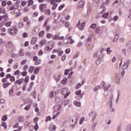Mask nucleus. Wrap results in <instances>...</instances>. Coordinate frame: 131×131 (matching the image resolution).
<instances>
[{"instance_id": "obj_1", "label": "nucleus", "mask_w": 131, "mask_h": 131, "mask_svg": "<svg viewBox=\"0 0 131 131\" xmlns=\"http://www.w3.org/2000/svg\"><path fill=\"white\" fill-rule=\"evenodd\" d=\"M6 47L9 49L11 52H14L15 51V45H14V43H12V42L9 41L8 42L6 45Z\"/></svg>"}, {"instance_id": "obj_2", "label": "nucleus", "mask_w": 131, "mask_h": 131, "mask_svg": "<svg viewBox=\"0 0 131 131\" xmlns=\"http://www.w3.org/2000/svg\"><path fill=\"white\" fill-rule=\"evenodd\" d=\"M85 5V1L83 0H81L79 2V3L77 4V8L79 10H80V9H83V8H84Z\"/></svg>"}, {"instance_id": "obj_3", "label": "nucleus", "mask_w": 131, "mask_h": 131, "mask_svg": "<svg viewBox=\"0 0 131 131\" xmlns=\"http://www.w3.org/2000/svg\"><path fill=\"white\" fill-rule=\"evenodd\" d=\"M85 25V23H80V20H79L76 25V26L78 27L79 30H82L84 28Z\"/></svg>"}, {"instance_id": "obj_4", "label": "nucleus", "mask_w": 131, "mask_h": 131, "mask_svg": "<svg viewBox=\"0 0 131 131\" xmlns=\"http://www.w3.org/2000/svg\"><path fill=\"white\" fill-rule=\"evenodd\" d=\"M47 4H41L39 6V9L41 13H43L45 12V10L47 9Z\"/></svg>"}, {"instance_id": "obj_5", "label": "nucleus", "mask_w": 131, "mask_h": 131, "mask_svg": "<svg viewBox=\"0 0 131 131\" xmlns=\"http://www.w3.org/2000/svg\"><path fill=\"white\" fill-rule=\"evenodd\" d=\"M61 94L64 96L65 99H66V98L69 96V93H68V90H67V89L66 88L62 89Z\"/></svg>"}, {"instance_id": "obj_6", "label": "nucleus", "mask_w": 131, "mask_h": 131, "mask_svg": "<svg viewBox=\"0 0 131 131\" xmlns=\"http://www.w3.org/2000/svg\"><path fill=\"white\" fill-rule=\"evenodd\" d=\"M9 32L12 35L16 34L17 33V28L16 27H13L12 29H9Z\"/></svg>"}, {"instance_id": "obj_7", "label": "nucleus", "mask_w": 131, "mask_h": 131, "mask_svg": "<svg viewBox=\"0 0 131 131\" xmlns=\"http://www.w3.org/2000/svg\"><path fill=\"white\" fill-rule=\"evenodd\" d=\"M24 82V79L20 78L18 80H16L14 82V85H21V83H23Z\"/></svg>"}, {"instance_id": "obj_8", "label": "nucleus", "mask_w": 131, "mask_h": 131, "mask_svg": "<svg viewBox=\"0 0 131 131\" xmlns=\"http://www.w3.org/2000/svg\"><path fill=\"white\" fill-rule=\"evenodd\" d=\"M50 3L51 5H53L52 10H56V8L58 7V4L56 3V1L55 0L51 1Z\"/></svg>"}, {"instance_id": "obj_9", "label": "nucleus", "mask_w": 131, "mask_h": 131, "mask_svg": "<svg viewBox=\"0 0 131 131\" xmlns=\"http://www.w3.org/2000/svg\"><path fill=\"white\" fill-rule=\"evenodd\" d=\"M101 85L103 88L104 92H107V91H108V89H109V88H110V85H108V87L106 86V84L105 83V82H104V81H102L101 82Z\"/></svg>"}, {"instance_id": "obj_10", "label": "nucleus", "mask_w": 131, "mask_h": 131, "mask_svg": "<svg viewBox=\"0 0 131 131\" xmlns=\"http://www.w3.org/2000/svg\"><path fill=\"white\" fill-rule=\"evenodd\" d=\"M130 63V60H127L126 62H125L124 65L122 66V69H126L127 68V65H128Z\"/></svg>"}, {"instance_id": "obj_11", "label": "nucleus", "mask_w": 131, "mask_h": 131, "mask_svg": "<svg viewBox=\"0 0 131 131\" xmlns=\"http://www.w3.org/2000/svg\"><path fill=\"white\" fill-rule=\"evenodd\" d=\"M37 41V38L33 37L31 39V45H35Z\"/></svg>"}, {"instance_id": "obj_12", "label": "nucleus", "mask_w": 131, "mask_h": 131, "mask_svg": "<svg viewBox=\"0 0 131 131\" xmlns=\"http://www.w3.org/2000/svg\"><path fill=\"white\" fill-rule=\"evenodd\" d=\"M75 94L77 96L80 95V98H82L83 94H81V90L77 91L75 92Z\"/></svg>"}, {"instance_id": "obj_13", "label": "nucleus", "mask_w": 131, "mask_h": 131, "mask_svg": "<svg viewBox=\"0 0 131 131\" xmlns=\"http://www.w3.org/2000/svg\"><path fill=\"white\" fill-rule=\"evenodd\" d=\"M54 78L56 81H59V80H60V79L61 78V74L56 75L54 76Z\"/></svg>"}, {"instance_id": "obj_14", "label": "nucleus", "mask_w": 131, "mask_h": 131, "mask_svg": "<svg viewBox=\"0 0 131 131\" xmlns=\"http://www.w3.org/2000/svg\"><path fill=\"white\" fill-rule=\"evenodd\" d=\"M34 4L33 0H28V7H31Z\"/></svg>"}, {"instance_id": "obj_15", "label": "nucleus", "mask_w": 131, "mask_h": 131, "mask_svg": "<svg viewBox=\"0 0 131 131\" xmlns=\"http://www.w3.org/2000/svg\"><path fill=\"white\" fill-rule=\"evenodd\" d=\"M53 48H54V44H52L51 47L47 46L46 47V49L47 51H48V52H50V51H52V50H53Z\"/></svg>"}, {"instance_id": "obj_16", "label": "nucleus", "mask_w": 131, "mask_h": 131, "mask_svg": "<svg viewBox=\"0 0 131 131\" xmlns=\"http://www.w3.org/2000/svg\"><path fill=\"white\" fill-rule=\"evenodd\" d=\"M17 26L19 28H23V27H24V24L23 23V21H19Z\"/></svg>"}, {"instance_id": "obj_17", "label": "nucleus", "mask_w": 131, "mask_h": 131, "mask_svg": "<svg viewBox=\"0 0 131 131\" xmlns=\"http://www.w3.org/2000/svg\"><path fill=\"white\" fill-rule=\"evenodd\" d=\"M92 43V42L91 41V38H88L86 40V47H90V46L91 45V43Z\"/></svg>"}, {"instance_id": "obj_18", "label": "nucleus", "mask_w": 131, "mask_h": 131, "mask_svg": "<svg viewBox=\"0 0 131 131\" xmlns=\"http://www.w3.org/2000/svg\"><path fill=\"white\" fill-rule=\"evenodd\" d=\"M19 56L20 57H23L24 56V50L23 49H21L19 51Z\"/></svg>"}, {"instance_id": "obj_19", "label": "nucleus", "mask_w": 131, "mask_h": 131, "mask_svg": "<svg viewBox=\"0 0 131 131\" xmlns=\"http://www.w3.org/2000/svg\"><path fill=\"white\" fill-rule=\"evenodd\" d=\"M34 69H35V68L33 66L30 67L28 70L29 73H32V72L34 71Z\"/></svg>"}, {"instance_id": "obj_20", "label": "nucleus", "mask_w": 131, "mask_h": 131, "mask_svg": "<svg viewBox=\"0 0 131 131\" xmlns=\"http://www.w3.org/2000/svg\"><path fill=\"white\" fill-rule=\"evenodd\" d=\"M23 11L24 13H28V12H29V7H28V6L25 7L23 9Z\"/></svg>"}, {"instance_id": "obj_21", "label": "nucleus", "mask_w": 131, "mask_h": 131, "mask_svg": "<svg viewBox=\"0 0 131 131\" xmlns=\"http://www.w3.org/2000/svg\"><path fill=\"white\" fill-rule=\"evenodd\" d=\"M45 15H48L50 16L51 15V10L50 9H47L45 11Z\"/></svg>"}, {"instance_id": "obj_22", "label": "nucleus", "mask_w": 131, "mask_h": 131, "mask_svg": "<svg viewBox=\"0 0 131 131\" xmlns=\"http://www.w3.org/2000/svg\"><path fill=\"white\" fill-rule=\"evenodd\" d=\"M52 39L54 40H58L59 36L58 35H55L54 36H52Z\"/></svg>"}, {"instance_id": "obj_23", "label": "nucleus", "mask_w": 131, "mask_h": 131, "mask_svg": "<svg viewBox=\"0 0 131 131\" xmlns=\"http://www.w3.org/2000/svg\"><path fill=\"white\" fill-rule=\"evenodd\" d=\"M65 8V4H62L58 7L59 11H62V9Z\"/></svg>"}, {"instance_id": "obj_24", "label": "nucleus", "mask_w": 131, "mask_h": 131, "mask_svg": "<svg viewBox=\"0 0 131 131\" xmlns=\"http://www.w3.org/2000/svg\"><path fill=\"white\" fill-rule=\"evenodd\" d=\"M41 63V60L40 59H38L37 61H35V65L37 66L38 65H39Z\"/></svg>"}, {"instance_id": "obj_25", "label": "nucleus", "mask_w": 131, "mask_h": 131, "mask_svg": "<svg viewBox=\"0 0 131 131\" xmlns=\"http://www.w3.org/2000/svg\"><path fill=\"white\" fill-rule=\"evenodd\" d=\"M108 16H109V13H105L104 14H103L102 17L103 18H104V19H107L108 18Z\"/></svg>"}, {"instance_id": "obj_26", "label": "nucleus", "mask_w": 131, "mask_h": 131, "mask_svg": "<svg viewBox=\"0 0 131 131\" xmlns=\"http://www.w3.org/2000/svg\"><path fill=\"white\" fill-rule=\"evenodd\" d=\"M39 72V68H36L34 72V74H38V73Z\"/></svg>"}, {"instance_id": "obj_27", "label": "nucleus", "mask_w": 131, "mask_h": 131, "mask_svg": "<svg viewBox=\"0 0 131 131\" xmlns=\"http://www.w3.org/2000/svg\"><path fill=\"white\" fill-rule=\"evenodd\" d=\"M9 85H11V83H5L3 84L4 89H6V88H8Z\"/></svg>"}, {"instance_id": "obj_28", "label": "nucleus", "mask_w": 131, "mask_h": 131, "mask_svg": "<svg viewBox=\"0 0 131 131\" xmlns=\"http://www.w3.org/2000/svg\"><path fill=\"white\" fill-rule=\"evenodd\" d=\"M15 78L14 76H11V77L10 79V81L11 82H15Z\"/></svg>"}, {"instance_id": "obj_29", "label": "nucleus", "mask_w": 131, "mask_h": 131, "mask_svg": "<svg viewBox=\"0 0 131 131\" xmlns=\"http://www.w3.org/2000/svg\"><path fill=\"white\" fill-rule=\"evenodd\" d=\"M65 26L66 27H67V28H69L70 29V28H71V26H70V24H69V22L66 23Z\"/></svg>"}, {"instance_id": "obj_30", "label": "nucleus", "mask_w": 131, "mask_h": 131, "mask_svg": "<svg viewBox=\"0 0 131 131\" xmlns=\"http://www.w3.org/2000/svg\"><path fill=\"white\" fill-rule=\"evenodd\" d=\"M2 119L3 121H6L8 119V116L7 115L3 116Z\"/></svg>"}, {"instance_id": "obj_31", "label": "nucleus", "mask_w": 131, "mask_h": 131, "mask_svg": "<svg viewBox=\"0 0 131 131\" xmlns=\"http://www.w3.org/2000/svg\"><path fill=\"white\" fill-rule=\"evenodd\" d=\"M46 42H47V40L44 39L40 41V43L41 45V46H45V45L46 44Z\"/></svg>"}, {"instance_id": "obj_32", "label": "nucleus", "mask_w": 131, "mask_h": 131, "mask_svg": "<svg viewBox=\"0 0 131 131\" xmlns=\"http://www.w3.org/2000/svg\"><path fill=\"white\" fill-rule=\"evenodd\" d=\"M101 31V28L100 27H98L96 29H95V32L96 33H99Z\"/></svg>"}, {"instance_id": "obj_33", "label": "nucleus", "mask_w": 131, "mask_h": 131, "mask_svg": "<svg viewBox=\"0 0 131 131\" xmlns=\"http://www.w3.org/2000/svg\"><path fill=\"white\" fill-rule=\"evenodd\" d=\"M26 4H27L26 1H21L20 5L21 7H25V6H26Z\"/></svg>"}, {"instance_id": "obj_34", "label": "nucleus", "mask_w": 131, "mask_h": 131, "mask_svg": "<svg viewBox=\"0 0 131 131\" xmlns=\"http://www.w3.org/2000/svg\"><path fill=\"white\" fill-rule=\"evenodd\" d=\"M43 19H45V16L43 15H41L39 18H38V21L39 22H40L41 21H42V20H43Z\"/></svg>"}, {"instance_id": "obj_35", "label": "nucleus", "mask_w": 131, "mask_h": 131, "mask_svg": "<svg viewBox=\"0 0 131 131\" xmlns=\"http://www.w3.org/2000/svg\"><path fill=\"white\" fill-rule=\"evenodd\" d=\"M2 7H6L7 6V1H2Z\"/></svg>"}, {"instance_id": "obj_36", "label": "nucleus", "mask_w": 131, "mask_h": 131, "mask_svg": "<svg viewBox=\"0 0 131 131\" xmlns=\"http://www.w3.org/2000/svg\"><path fill=\"white\" fill-rule=\"evenodd\" d=\"M46 37H47V38H51L52 37V38H53V35L50 34V33H47L46 35Z\"/></svg>"}, {"instance_id": "obj_37", "label": "nucleus", "mask_w": 131, "mask_h": 131, "mask_svg": "<svg viewBox=\"0 0 131 131\" xmlns=\"http://www.w3.org/2000/svg\"><path fill=\"white\" fill-rule=\"evenodd\" d=\"M74 105H75V106H77V107H80L81 106L80 103L77 101L74 102Z\"/></svg>"}, {"instance_id": "obj_38", "label": "nucleus", "mask_w": 131, "mask_h": 131, "mask_svg": "<svg viewBox=\"0 0 131 131\" xmlns=\"http://www.w3.org/2000/svg\"><path fill=\"white\" fill-rule=\"evenodd\" d=\"M44 35H45V31H41L39 33V36L40 37L43 36Z\"/></svg>"}, {"instance_id": "obj_39", "label": "nucleus", "mask_w": 131, "mask_h": 131, "mask_svg": "<svg viewBox=\"0 0 131 131\" xmlns=\"http://www.w3.org/2000/svg\"><path fill=\"white\" fill-rule=\"evenodd\" d=\"M24 81L26 83L28 82L29 81V76H27L25 78Z\"/></svg>"}, {"instance_id": "obj_40", "label": "nucleus", "mask_w": 131, "mask_h": 131, "mask_svg": "<svg viewBox=\"0 0 131 131\" xmlns=\"http://www.w3.org/2000/svg\"><path fill=\"white\" fill-rule=\"evenodd\" d=\"M11 24H12V22L11 21L7 22L5 24V26H6V27H9V26H11Z\"/></svg>"}, {"instance_id": "obj_41", "label": "nucleus", "mask_w": 131, "mask_h": 131, "mask_svg": "<svg viewBox=\"0 0 131 131\" xmlns=\"http://www.w3.org/2000/svg\"><path fill=\"white\" fill-rule=\"evenodd\" d=\"M83 121H84V117H82L80 120L79 124H82Z\"/></svg>"}, {"instance_id": "obj_42", "label": "nucleus", "mask_w": 131, "mask_h": 131, "mask_svg": "<svg viewBox=\"0 0 131 131\" xmlns=\"http://www.w3.org/2000/svg\"><path fill=\"white\" fill-rule=\"evenodd\" d=\"M99 89H101V86H97L94 89V92H97Z\"/></svg>"}, {"instance_id": "obj_43", "label": "nucleus", "mask_w": 131, "mask_h": 131, "mask_svg": "<svg viewBox=\"0 0 131 131\" xmlns=\"http://www.w3.org/2000/svg\"><path fill=\"white\" fill-rule=\"evenodd\" d=\"M18 120H19V122L24 121V118H23L22 116H20L18 118Z\"/></svg>"}, {"instance_id": "obj_44", "label": "nucleus", "mask_w": 131, "mask_h": 131, "mask_svg": "<svg viewBox=\"0 0 131 131\" xmlns=\"http://www.w3.org/2000/svg\"><path fill=\"white\" fill-rule=\"evenodd\" d=\"M2 126H4L5 129H7V124L6 123V122H2Z\"/></svg>"}, {"instance_id": "obj_45", "label": "nucleus", "mask_w": 131, "mask_h": 131, "mask_svg": "<svg viewBox=\"0 0 131 131\" xmlns=\"http://www.w3.org/2000/svg\"><path fill=\"white\" fill-rule=\"evenodd\" d=\"M34 129L35 130H37V129H38V124L37 123H35Z\"/></svg>"}, {"instance_id": "obj_46", "label": "nucleus", "mask_w": 131, "mask_h": 131, "mask_svg": "<svg viewBox=\"0 0 131 131\" xmlns=\"http://www.w3.org/2000/svg\"><path fill=\"white\" fill-rule=\"evenodd\" d=\"M31 106V105H27L25 107V110H26V111H28V110L29 109H30V107Z\"/></svg>"}, {"instance_id": "obj_47", "label": "nucleus", "mask_w": 131, "mask_h": 131, "mask_svg": "<svg viewBox=\"0 0 131 131\" xmlns=\"http://www.w3.org/2000/svg\"><path fill=\"white\" fill-rule=\"evenodd\" d=\"M97 27V25L96 24H93L91 26V28H92V29H95Z\"/></svg>"}, {"instance_id": "obj_48", "label": "nucleus", "mask_w": 131, "mask_h": 131, "mask_svg": "<svg viewBox=\"0 0 131 131\" xmlns=\"http://www.w3.org/2000/svg\"><path fill=\"white\" fill-rule=\"evenodd\" d=\"M43 52L42 51V50H39L38 53V56H41V55H43Z\"/></svg>"}, {"instance_id": "obj_49", "label": "nucleus", "mask_w": 131, "mask_h": 131, "mask_svg": "<svg viewBox=\"0 0 131 131\" xmlns=\"http://www.w3.org/2000/svg\"><path fill=\"white\" fill-rule=\"evenodd\" d=\"M28 36V34L26 32H25L23 34V37L26 38Z\"/></svg>"}, {"instance_id": "obj_50", "label": "nucleus", "mask_w": 131, "mask_h": 131, "mask_svg": "<svg viewBox=\"0 0 131 131\" xmlns=\"http://www.w3.org/2000/svg\"><path fill=\"white\" fill-rule=\"evenodd\" d=\"M66 82H67V79H63L61 81V83L62 84H65V83H66Z\"/></svg>"}, {"instance_id": "obj_51", "label": "nucleus", "mask_w": 131, "mask_h": 131, "mask_svg": "<svg viewBox=\"0 0 131 131\" xmlns=\"http://www.w3.org/2000/svg\"><path fill=\"white\" fill-rule=\"evenodd\" d=\"M26 63H27V60L24 59L21 61V65H24L26 64Z\"/></svg>"}, {"instance_id": "obj_52", "label": "nucleus", "mask_w": 131, "mask_h": 131, "mask_svg": "<svg viewBox=\"0 0 131 131\" xmlns=\"http://www.w3.org/2000/svg\"><path fill=\"white\" fill-rule=\"evenodd\" d=\"M81 86V84L80 83H78L76 85V90H78V89H79V88H80Z\"/></svg>"}, {"instance_id": "obj_53", "label": "nucleus", "mask_w": 131, "mask_h": 131, "mask_svg": "<svg viewBox=\"0 0 131 131\" xmlns=\"http://www.w3.org/2000/svg\"><path fill=\"white\" fill-rule=\"evenodd\" d=\"M21 75L23 76H26V75H27V72L24 71V72H21Z\"/></svg>"}, {"instance_id": "obj_54", "label": "nucleus", "mask_w": 131, "mask_h": 131, "mask_svg": "<svg viewBox=\"0 0 131 131\" xmlns=\"http://www.w3.org/2000/svg\"><path fill=\"white\" fill-rule=\"evenodd\" d=\"M59 114H60V112H58L56 115L53 116L52 118L53 119H56V118L57 117V116H58V115H59Z\"/></svg>"}, {"instance_id": "obj_55", "label": "nucleus", "mask_w": 131, "mask_h": 131, "mask_svg": "<svg viewBox=\"0 0 131 131\" xmlns=\"http://www.w3.org/2000/svg\"><path fill=\"white\" fill-rule=\"evenodd\" d=\"M11 56L12 58H17V56L16 53H12Z\"/></svg>"}, {"instance_id": "obj_56", "label": "nucleus", "mask_w": 131, "mask_h": 131, "mask_svg": "<svg viewBox=\"0 0 131 131\" xmlns=\"http://www.w3.org/2000/svg\"><path fill=\"white\" fill-rule=\"evenodd\" d=\"M12 76V75H11L10 74H7L6 75V78L8 79V78H11Z\"/></svg>"}, {"instance_id": "obj_57", "label": "nucleus", "mask_w": 131, "mask_h": 131, "mask_svg": "<svg viewBox=\"0 0 131 131\" xmlns=\"http://www.w3.org/2000/svg\"><path fill=\"white\" fill-rule=\"evenodd\" d=\"M25 56H26V57H31V54L30 53V52H27L25 54Z\"/></svg>"}, {"instance_id": "obj_58", "label": "nucleus", "mask_w": 131, "mask_h": 131, "mask_svg": "<svg viewBox=\"0 0 131 131\" xmlns=\"http://www.w3.org/2000/svg\"><path fill=\"white\" fill-rule=\"evenodd\" d=\"M118 19V16L117 15H115V16H114V17L113 18V21H117V20Z\"/></svg>"}, {"instance_id": "obj_59", "label": "nucleus", "mask_w": 131, "mask_h": 131, "mask_svg": "<svg viewBox=\"0 0 131 131\" xmlns=\"http://www.w3.org/2000/svg\"><path fill=\"white\" fill-rule=\"evenodd\" d=\"M69 71H70V70L67 69V70H66L64 71V75H68V73H69Z\"/></svg>"}, {"instance_id": "obj_60", "label": "nucleus", "mask_w": 131, "mask_h": 131, "mask_svg": "<svg viewBox=\"0 0 131 131\" xmlns=\"http://www.w3.org/2000/svg\"><path fill=\"white\" fill-rule=\"evenodd\" d=\"M2 17H3V18L5 19V20H7V19H8V18L9 17L8 16V14H5V15H3Z\"/></svg>"}, {"instance_id": "obj_61", "label": "nucleus", "mask_w": 131, "mask_h": 131, "mask_svg": "<svg viewBox=\"0 0 131 131\" xmlns=\"http://www.w3.org/2000/svg\"><path fill=\"white\" fill-rule=\"evenodd\" d=\"M24 22H27V21H28V17L25 16L23 18Z\"/></svg>"}, {"instance_id": "obj_62", "label": "nucleus", "mask_w": 131, "mask_h": 131, "mask_svg": "<svg viewBox=\"0 0 131 131\" xmlns=\"http://www.w3.org/2000/svg\"><path fill=\"white\" fill-rule=\"evenodd\" d=\"M20 73V71L19 70H16L14 73V75H18Z\"/></svg>"}, {"instance_id": "obj_63", "label": "nucleus", "mask_w": 131, "mask_h": 131, "mask_svg": "<svg viewBox=\"0 0 131 131\" xmlns=\"http://www.w3.org/2000/svg\"><path fill=\"white\" fill-rule=\"evenodd\" d=\"M13 69H17L18 68V63H15L13 67Z\"/></svg>"}, {"instance_id": "obj_64", "label": "nucleus", "mask_w": 131, "mask_h": 131, "mask_svg": "<svg viewBox=\"0 0 131 131\" xmlns=\"http://www.w3.org/2000/svg\"><path fill=\"white\" fill-rule=\"evenodd\" d=\"M66 54H69L70 53V49L68 48L65 51Z\"/></svg>"}]
</instances>
